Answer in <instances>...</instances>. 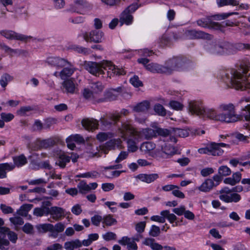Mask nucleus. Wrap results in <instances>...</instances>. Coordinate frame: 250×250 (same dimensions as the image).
Wrapping results in <instances>:
<instances>
[{
  "label": "nucleus",
  "instance_id": "f257e3e1",
  "mask_svg": "<svg viewBox=\"0 0 250 250\" xmlns=\"http://www.w3.org/2000/svg\"><path fill=\"white\" fill-rule=\"evenodd\" d=\"M118 130L121 137L125 139L127 137H132L137 142L150 139L156 136L155 130L151 128H145L138 131L126 123H123Z\"/></svg>",
  "mask_w": 250,
  "mask_h": 250
},
{
  "label": "nucleus",
  "instance_id": "f03ea898",
  "mask_svg": "<svg viewBox=\"0 0 250 250\" xmlns=\"http://www.w3.org/2000/svg\"><path fill=\"white\" fill-rule=\"evenodd\" d=\"M138 62L143 64L148 71L154 73H170L173 71L177 70L179 65L181 63V60L177 59L168 61L165 66L153 62L147 64L149 60L146 58L138 59Z\"/></svg>",
  "mask_w": 250,
  "mask_h": 250
},
{
  "label": "nucleus",
  "instance_id": "7ed1b4c3",
  "mask_svg": "<svg viewBox=\"0 0 250 250\" xmlns=\"http://www.w3.org/2000/svg\"><path fill=\"white\" fill-rule=\"evenodd\" d=\"M85 68L90 73L100 77L106 74L107 77L114 76L115 66L111 62L104 61L101 62H87L84 63Z\"/></svg>",
  "mask_w": 250,
  "mask_h": 250
},
{
  "label": "nucleus",
  "instance_id": "20e7f679",
  "mask_svg": "<svg viewBox=\"0 0 250 250\" xmlns=\"http://www.w3.org/2000/svg\"><path fill=\"white\" fill-rule=\"evenodd\" d=\"M231 83L236 89L244 90L250 87V65L243 66L232 72Z\"/></svg>",
  "mask_w": 250,
  "mask_h": 250
},
{
  "label": "nucleus",
  "instance_id": "39448f33",
  "mask_svg": "<svg viewBox=\"0 0 250 250\" xmlns=\"http://www.w3.org/2000/svg\"><path fill=\"white\" fill-rule=\"evenodd\" d=\"M188 110L192 114H195L203 118L219 121L220 114H217L213 108H205L201 101H191L188 103Z\"/></svg>",
  "mask_w": 250,
  "mask_h": 250
},
{
  "label": "nucleus",
  "instance_id": "423d86ee",
  "mask_svg": "<svg viewBox=\"0 0 250 250\" xmlns=\"http://www.w3.org/2000/svg\"><path fill=\"white\" fill-rule=\"evenodd\" d=\"M219 109L222 112L220 113L219 120L220 122L225 123H233L239 120L240 117L235 114V107L233 104H222Z\"/></svg>",
  "mask_w": 250,
  "mask_h": 250
},
{
  "label": "nucleus",
  "instance_id": "0eeeda50",
  "mask_svg": "<svg viewBox=\"0 0 250 250\" xmlns=\"http://www.w3.org/2000/svg\"><path fill=\"white\" fill-rule=\"evenodd\" d=\"M0 34L9 40H16L26 42L32 38L30 36H26L12 30H2Z\"/></svg>",
  "mask_w": 250,
  "mask_h": 250
},
{
  "label": "nucleus",
  "instance_id": "6e6552de",
  "mask_svg": "<svg viewBox=\"0 0 250 250\" xmlns=\"http://www.w3.org/2000/svg\"><path fill=\"white\" fill-rule=\"evenodd\" d=\"M103 35V33L100 31L93 30L89 33L85 32L83 36L84 40L87 42H93L98 43L102 42Z\"/></svg>",
  "mask_w": 250,
  "mask_h": 250
},
{
  "label": "nucleus",
  "instance_id": "1a4fd4ad",
  "mask_svg": "<svg viewBox=\"0 0 250 250\" xmlns=\"http://www.w3.org/2000/svg\"><path fill=\"white\" fill-rule=\"evenodd\" d=\"M45 62L48 65L57 68H61L67 64V61L57 57H49L46 58Z\"/></svg>",
  "mask_w": 250,
  "mask_h": 250
},
{
  "label": "nucleus",
  "instance_id": "9d476101",
  "mask_svg": "<svg viewBox=\"0 0 250 250\" xmlns=\"http://www.w3.org/2000/svg\"><path fill=\"white\" fill-rule=\"evenodd\" d=\"M62 86L66 93L75 94L78 91V84L74 83L73 78L64 80L62 83Z\"/></svg>",
  "mask_w": 250,
  "mask_h": 250
},
{
  "label": "nucleus",
  "instance_id": "9b49d317",
  "mask_svg": "<svg viewBox=\"0 0 250 250\" xmlns=\"http://www.w3.org/2000/svg\"><path fill=\"white\" fill-rule=\"evenodd\" d=\"M49 214L52 216V219L55 221L61 220L64 216V210L62 208L55 206L49 208Z\"/></svg>",
  "mask_w": 250,
  "mask_h": 250
},
{
  "label": "nucleus",
  "instance_id": "f8f14e48",
  "mask_svg": "<svg viewBox=\"0 0 250 250\" xmlns=\"http://www.w3.org/2000/svg\"><path fill=\"white\" fill-rule=\"evenodd\" d=\"M62 69L59 73V76L62 80H65L70 77L74 72L76 69L68 61L65 66H63Z\"/></svg>",
  "mask_w": 250,
  "mask_h": 250
},
{
  "label": "nucleus",
  "instance_id": "ddd939ff",
  "mask_svg": "<svg viewBox=\"0 0 250 250\" xmlns=\"http://www.w3.org/2000/svg\"><path fill=\"white\" fill-rule=\"evenodd\" d=\"M187 36L191 39H210L211 36L203 31H196L194 30L187 31Z\"/></svg>",
  "mask_w": 250,
  "mask_h": 250
},
{
  "label": "nucleus",
  "instance_id": "4468645a",
  "mask_svg": "<svg viewBox=\"0 0 250 250\" xmlns=\"http://www.w3.org/2000/svg\"><path fill=\"white\" fill-rule=\"evenodd\" d=\"M83 126L86 130H93L98 128V121L94 119H84L82 121Z\"/></svg>",
  "mask_w": 250,
  "mask_h": 250
},
{
  "label": "nucleus",
  "instance_id": "2eb2a0df",
  "mask_svg": "<svg viewBox=\"0 0 250 250\" xmlns=\"http://www.w3.org/2000/svg\"><path fill=\"white\" fill-rule=\"evenodd\" d=\"M227 145L224 143H211L210 145V154L213 156H220L224 152L221 147H224Z\"/></svg>",
  "mask_w": 250,
  "mask_h": 250
},
{
  "label": "nucleus",
  "instance_id": "dca6fc26",
  "mask_svg": "<svg viewBox=\"0 0 250 250\" xmlns=\"http://www.w3.org/2000/svg\"><path fill=\"white\" fill-rule=\"evenodd\" d=\"M159 178V174L157 173L152 174H140L137 176L136 178L139 179L143 182L150 184L157 180Z\"/></svg>",
  "mask_w": 250,
  "mask_h": 250
},
{
  "label": "nucleus",
  "instance_id": "f3484780",
  "mask_svg": "<svg viewBox=\"0 0 250 250\" xmlns=\"http://www.w3.org/2000/svg\"><path fill=\"white\" fill-rule=\"evenodd\" d=\"M133 17L130 13L127 11V10H125L120 15L119 22L121 25L124 24L130 25L133 22Z\"/></svg>",
  "mask_w": 250,
  "mask_h": 250
},
{
  "label": "nucleus",
  "instance_id": "a211bd4d",
  "mask_svg": "<svg viewBox=\"0 0 250 250\" xmlns=\"http://www.w3.org/2000/svg\"><path fill=\"white\" fill-rule=\"evenodd\" d=\"M118 94L114 93L113 90L110 89L106 91L104 94V97L99 98L97 102L98 103L105 102L107 101H112L116 100L118 96Z\"/></svg>",
  "mask_w": 250,
  "mask_h": 250
},
{
  "label": "nucleus",
  "instance_id": "6ab92c4d",
  "mask_svg": "<svg viewBox=\"0 0 250 250\" xmlns=\"http://www.w3.org/2000/svg\"><path fill=\"white\" fill-rule=\"evenodd\" d=\"M54 145V141L51 139L43 140H37L35 142L34 150L46 148Z\"/></svg>",
  "mask_w": 250,
  "mask_h": 250
},
{
  "label": "nucleus",
  "instance_id": "aec40b11",
  "mask_svg": "<svg viewBox=\"0 0 250 250\" xmlns=\"http://www.w3.org/2000/svg\"><path fill=\"white\" fill-rule=\"evenodd\" d=\"M242 175L239 172L234 173L230 177L226 178L224 180V183L226 184L233 186L239 183L241 179Z\"/></svg>",
  "mask_w": 250,
  "mask_h": 250
},
{
  "label": "nucleus",
  "instance_id": "412c9836",
  "mask_svg": "<svg viewBox=\"0 0 250 250\" xmlns=\"http://www.w3.org/2000/svg\"><path fill=\"white\" fill-rule=\"evenodd\" d=\"M150 107V103L147 101H144L137 104L133 107V110L137 112H145L147 111Z\"/></svg>",
  "mask_w": 250,
  "mask_h": 250
},
{
  "label": "nucleus",
  "instance_id": "4be33fe9",
  "mask_svg": "<svg viewBox=\"0 0 250 250\" xmlns=\"http://www.w3.org/2000/svg\"><path fill=\"white\" fill-rule=\"evenodd\" d=\"M119 243L122 245H127L129 249L134 250H137V246L133 239L127 237H123L121 240L119 241Z\"/></svg>",
  "mask_w": 250,
  "mask_h": 250
},
{
  "label": "nucleus",
  "instance_id": "5701e85b",
  "mask_svg": "<svg viewBox=\"0 0 250 250\" xmlns=\"http://www.w3.org/2000/svg\"><path fill=\"white\" fill-rule=\"evenodd\" d=\"M146 246H149L152 250H162L163 247L158 243H156L153 238H146L143 242Z\"/></svg>",
  "mask_w": 250,
  "mask_h": 250
},
{
  "label": "nucleus",
  "instance_id": "b1692460",
  "mask_svg": "<svg viewBox=\"0 0 250 250\" xmlns=\"http://www.w3.org/2000/svg\"><path fill=\"white\" fill-rule=\"evenodd\" d=\"M214 184L212 180L206 179L202 185L198 187V189L202 192H208L214 187Z\"/></svg>",
  "mask_w": 250,
  "mask_h": 250
},
{
  "label": "nucleus",
  "instance_id": "393cba45",
  "mask_svg": "<svg viewBox=\"0 0 250 250\" xmlns=\"http://www.w3.org/2000/svg\"><path fill=\"white\" fill-rule=\"evenodd\" d=\"M64 247L66 250H74L82 247L81 241L79 239L67 241L64 243Z\"/></svg>",
  "mask_w": 250,
  "mask_h": 250
},
{
  "label": "nucleus",
  "instance_id": "a878e982",
  "mask_svg": "<svg viewBox=\"0 0 250 250\" xmlns=\"http://www.w3.org/2000/svg\"><path fill=\"white\" fill-rule=\"evenodd\" d=\"M15 168L14 165L8 163L0 164V178L2 179L6 177V170L10 171Z\"/></svg>",
  "mask_w": 250,
  "mask_h": 250
},
{
  "label": "nucleus",
  "instance_id": "bb28decb",
  "mask_svg": "<svg viewBox=\"0 0 250 250\" xmlns=\"http://www.w3.org/2000/svg\"><path fill=\"white\" fill-rule=\"evenodd\" d=\"M33 207L32 204H24L17 210V213L21 216H27L28 212Z\"/></svg>",
  "mask_w": 250,
  "mask_h": 250
},
{
  "label": "nucleus",
  "instance_id": "cd10ccee",
  "mask_svg": "<svg viewBox=\"0 0 250 250\" xmlns=\"http://www.w3.org/2000/svg\"><path fill=\"white\" fill-rule=\"evenodd\" d=\"M49 208L41 207L40 208H36L34 209L33 214L37 217H42L43 215L49 214Z\"/></svg>",
  "mask_w": 250,
  "mask_h": 250
},
{
  "label": "nucleus",
  "instance_id": "c85d7f7f",
  "mask_svg": "<svg viewBox=\"0 0 250 250\" xmlns=\"http://www.w3.org/2000/svg\"><path fill=\"white\" fill-rule=\"evenodd\" d=\"M161 150L163 153L167 155H172L176 153V150L169 144L164 143L161 145Z\"/></svg>",
  "mask_w": 250,
  "mask_h": 250
},
{
  "label": "nucleus",
  "instance_id": "c756f323",
  "mask_svg": "<svg viewBox=\"0 0 250 250\" xmlns=\"http://www.w3.org/2000/svg\"><path fill=\"white\" fill-rule=\"evenodd\" d=\"M36 228L41 233L54 231V226L51 224H40L37 226Z\"/></svg>",
  "mask_w": 250,
  "mask_h": 250
},
{
  "label": "nucleus",
  "instance_id": "7c9ffc66",
  "mask_svg": "<svg viewBox=\"0 0 250 250\" xmlns=\"http://www.w3.org/2000/svg\"><path fill=\"white\" fill-rule=\"evenodd\" d=\"M70 162V157L66 156L64 154H61L58 160L56 161V165H58L62 168L65 167L66 164Z\"/></svg>",
  "mask_w": 250,
  "mask_h": 250
},
{
  "label": "nucleus",
  "instance_id": "2f4dec72",
  "mask_svg": "<svg viewBox=\"0 0 250 250\" xmlns=\"http://www.w3.org/2000/svg\"><path fill=\"white\" fill-rule=\"evenodd\" d=\"M13 161L14 166H16L18 167H21L27 163V159L23 155L14 157Z\"/></svg>",
  "mask_w": 250,
  "mask_h": 250
},
{
  "label": "nucleus",
  "instance_id": "473e14b6",
  "mask_svg": "<svg viewBox=\"0 0 250 250\" xmlns=\"http://www.w3.org/2000/svg\"><path fill=\"white\" fill-rule=\"evenodd\" d=\"M217 3L219 7L227 5L237 6L239 2L237 0H217Z\"/></svg>",
  "mask_w": 250,
  "mask_h": 250
},
{
  "label": "nucleus",
  "instance_id": "72a5a7b5",
  "mask_svg": "<svg viewBox=\"0 0 250 250\" xmlns=\"http://www.w3.org/2000/svg\"><path fill=\"white\" fill-rule=\"evenodd\" d=\"M90 88L93 92L94 95H95L100 94L103 91L104 89V86L102 84V83L97 82L92 83L90 86Z\"/></svg>",
  "mask_w": 250,
  "mask_h": 250
},
{
  "label": "nucleus",
  "instance_id": "f704fd0d",
  "mask_svg": "<svg viewBox=\"0 0 250 250\" xmlns=\"http://www.w3.org/2000/svg\"><path fill=\"white\" fill-rule=\"evenodd\" d=\"M172 136L180 137H186L189 135V132L187 129L172 128Z\"/></svg>",
  "mask_w": 250,
  "mask_h": 250
},
{
  "label": "nucleus",
  "instance_id": "c9c22d12",
  "mask_svg": "<svg viewBox=\"0 0 250 250\" xmlns=\"http://www.w3.org/2000/svg\"><path fill=\"white\" fill-rule=\"evenodd\" d=\"M160 215L164 216L165 219L167 218L170 223H173L177 219L176 216L173 213H170L168 210L162 211L160 212Z\"/></svg>",
  "mask_w": 250,
  "mask_h": 250
},
{
  "label": "nucleus",
  "instance_id": "e433bc0d",
  "mask_svg": "<svg viewBox=\"0 0 250 250\" xmlns=\"http://www.w3.org/2000/svg\"><path fill=\"white\" fill-rule=\"evenodd\" d=\"M80 192L85 194L90 191V188L84 181H81L78 185Z\"/></svg>",
  "mask_w": 250,
  "mask_h": 250
},
{
  "label": "nucleus",
  "instance_id": "4c0bfd02",
  "mask_svg": "<svg viewBox=\"0 0 250 250\" xmlns=\"http://www.w3.org/2000/svg\"><path fill=\"white\" fill-rule=\"evenodd\" d=\"M156 133H157L159 135L163 137H167L168 136H172V128L170 129H164V128H158L155 131Z\"/></svg>",
  "mask_w": 250,
  "mask_h": 250
},
{
  "label": "nucleus",
  "instance_id": "58836bf2",
  "mask_svg": "<svg viewBox=\"0 0 250 250\" xmlns=\"http://www.w3.org/2000/svg\"><path fill=\"white\" fill-rule=\"evenodd\" d=\"M103 223L108 226H110L117 223V220L115 218H113L112 216L111 215L105 216L103 218Z\"/></svg>",
  "mask_w": 250,
  "mask_h": 250
},
{
  "label": "nucleus",
  "instance_id": "ea45409f",
  "mask_svg": "<svg viewBox=\"0 0 250 250\" xmlns=\"http://www.w3.org/2000/svg\"><path fill=\"white\" fill-rule=\"evenodd\" d=\"M154 110L157 114L162 116H165L167 113L166 109L159 104H156L154 105Z\"/></svg>",
  "mask_w": 250,
  "mask_h": 250
},
{
  "label": "nucleus",
  "instance_id": "a19ab883",
  "mask_svg": "<svg viewBox=\"0 0 250 250\" xmlns=\"http://www.w3.org/2000/svg\"><path fill=\"white\" fill-rule=\"evenodd\" d=\"M231 173L230 169L226 166H221L218 169V173L222 176H227Z\"/></svg>",
  "mask_w": 250,
  "mask_h": 250
},
{
  "label": "nucleus",
  "instance_id": "79ce46f5",
  "mask_svg": "<svg viewBox=\"0 0 250 250\" xmlns=\"http://www.w3.org/2000/svg\"><path fill=\"white\" fill-rule=\"evenodd\" d=\"M99 175V173L96 171L87 172L84 173L77 175L78 178H96Z\"/></svg>",
  "mask_w": 250,
  "mask_h": 250
},
{
  "label": "nucleus",
  "instance_id": "37998d69",
  "mask_svg": "<svg viewBox=\"0 0 250 250\" xmlns=\"http://www.w3.org/2000/svg\"><path fill=\"white\" fill-rule=\"evenodd\" d=\"M111 137L112 134L110 133L100 132L97 135L96 138L100 142H104Z\"/></svg>",
  "mask_w": 250,
  "mask_h": 250
},
{
  "label": "nucleus",
  "instance_id": "c03bdc74",
  "mask_svg": "<svg viewBox=\"0 0 250 250\" xmlns=\"http://www.w3.org/2000/svg\"><path fill=\"white\" fill-rule=\"evenodd\" d=\"M86 4V2L83 0H77L71 6V10L76 11L77 9L82 8Z\"/></svg>",
  "mask_w": 250,
  "mask_h": 250
},
{
  "label": "nucleus",
  "instance_id": "a18cd8bd",
  "mask_svg": "<svg viewBox=\"0 0 250 250\" xmlns=\"http://www.w3.org/2000/svg\"><path fill=\"white\" fill-rule=\"evenodd\" d=\"M197 23L199 26L204 27H209V25L211 24H217V23L215 22L212 23L209 18L199 20L197 21Z\"/></svg>",
  "mask_w": 250,
  "mask_h": 250
},
{
  "label": "nucleus",
  "instance_id": "49530a36",
  "mask_svg": "<svg viewBox=\"0 0 250 250\" xmlns=\"http://www.w3.org/2000/svg\"><path fill=\"white\" fill-rule=\"evenodd\" d=\"M121 144V141L120 139L115 140H110L109 141L107 142L105 145V147H108V148L110 149V150L114 148L116 145L119 146Z\"/></svg>",
  "mask_w": 250,
  "mask_h": 250
},
{
  "label": "nucleus",
  "instance_id": "de8ad7c7",
  "mask_svg": "<svg viewBox=\"0 0 250 250\" xmlns=\"http://www.w3.org/2000/svg\"><path fill=\"white\" fill-rule=\"evenodd\" d=\"M154 148V145L150 142H147L143 143L141 146V149L142 151L146 152H149Z\"/></svg>",
  "mask_w": 250,
  "mask_h": 250
},
{
  "label": "nucleus",
  "instance_id": "09e8293b",
  "mask_svg": "<svg viewBox=\"0 0 250 250\" xmlns=\"http://www.w3.org/2000/svg\"><path fill=\"white\" fill-rule=\"evenodd\" d=\"M160 232V229L159 227L152 225L149 232V234L152 237H157L159 235Z\"/></svg>",
  "mask_w": 250,
  "mask_h": 250
},
{
  "label": "nucleus",
  "instance_id": "8fccbe9b",
  "mask_svg": "<svg viewBox=\"0 0 250 250\" xmlns=\"http://www.w3.org/2000/svg\"><path fill=\"white\" fill-rule=\"evenodd\" d=\"M77 143H83L84 142L83 138L79 134L70 135L68 137V140H70Z\"/></svg>",
  "mask_w": 250,
  "mask_h": 250
},
{
  "label": "nucleus",
  "instance_id": "3c124183",
  "mask_svg": "<svg viewBox=\"0 0 250 250\" xmlns=\"http://www.w3.org/2000/svg\"><path fill=\"white\" fill-rule=\"evenodd\" d=\"M136 142L137 141L135 139L134 141H132L131 139L128 140L127 143L128 151L135 152L137 150L138 147L136 145Z\"/></svg>",
  "mask_w": 250,
  "mask_h": 250
},
{
  "label": "nucleus",
  "instance_id": "603ef678",
  "mask_svg": "<svg viewBox=\"0 0 250 250\" xmlns=\"http://www.w3.org/2000/svg\"><path fill=\"white\" fill-rule=\"evenodd\" d=\"M169 104L172 109L176 110H181L184 107L183 105L180 102L175 101L170 102Z\"/></svg>",
  "mask_w": 250,
  "mask_h": 250
},
{
  "label": "nucleus",
  "instance_id": "864d4df0",
  "mask_svg": "<svg viewBox=\"0 0 250 250\" xmlns=\"http://www.w3.org/2000/svg\"><path fill=\"white\" fill-rule=\"evenodd\" d=\"M10 222L13 224L16 227L23 224V219L20 217H14L9 219Z\"/></svg>",
  "mask_w": 250,
  "mask_h": 250
},
{
  "label": "nucleus",
  "instance_id": "5fc2aeb1",
  "mask_svg": "<svg viewBox=\"0 0 250 250\" xmlns=\"http://www.w3.org/2000/svg\"><path fill=\"white\" fill-rule=\"evenodd\" d=\"M83 95L84 98L86 99H91L95 98V97L92 90L87 88L83 89Z\"/></svg>",
  "mask_w": 250,
  "mask_h": 250
},
{
  "label": "nucleus",
  "instance_id": "6e6d98bb",
  "mask_svg": "<svg viewBox=\"0 0 250 250\" xmlns=\"http://www.w3.org/2000/svg\"><path fill=\"white\" fill-rule=\"evenodd\" d=\"M11 80V77L8 74H4L0 80V84L3 87H5L8 82Z\"/></svg>",
  "mask_w": 250,
  "mask_h": 250
},
{
  "label": "nucleus",
  "instance_id": "4d7b16f0",
  "mask_svg": "<svg viewBox=\"0 0 250 250\" xmlns=\"http://www.w3.org/2000/svg\"><path fill=\"white\" fill-rule=\"evenodd\" d=\"M128 155V153L127 151H121L115 160V163H119L121 161L125 160L127 157Z\"/></svg>",
  "mask_w": 250,
  "mask_h": 250
},
{
  "label": "nucleus",
  "instance_id": "13d9d810",
  "mask_svg": "<svg viewBox=\"0 0 250 250\" xmlns=\"http://www.w3.org/2000/svg\"><path fill=\"white\" fill-rule=\"evenodd\" d=\"M130 82L135 87H138L143 85L142 82L139 80L138 77L136 76H135L133 78H131Z\"/></svg>",
  "mask_w": 250,
  "mask_h": 250
},
{
  "label": "nucleus",
  "instance_id": "bf43d9fd",
  "mask_svg": "<svg viewBox=\"0 0 250 250\" xmlns=\"http://www.w3.org/2000/svg\"><path fill=\"white\" fill-rule=\"evenodd\" d=\"M33 108L30 106H23L21 107L18 111V113L19 115L21 116H24L26 115V113L32 110Z\"/></svg>",
  "mask_w": 250,
  "mask_h": 250
},
{
  "label": "nucleus",
  "instance_id": "052dcab7",
  "mask_svg": "<svg viewBox=\"0 0 250 250\" xmlns=\"http://www.w3.org/2000/svg\"><path fill=\"white\" fill-rule=\"evenodd\" d=\"M102 220V217L98 215H95L91 218L92 224L96 226H98Z\"/></svg>",
  "mask_w": 250,
  "mask_h": 250
},
{
  "label": "nucleus",
  "instance_id": "680f3d73",
  "mask_svg": "<svg viewBox=\"0 0 250 250\" xmlns=\"http://www.w3.org/2000/svg\"><path fill=\"white\" fill-rule=\"evenodd\" d=\"M57 120L54 118H49L46 119L44 123V128H49L53 125L56 124Z\"/></svg>",
  "mask_w": 250,
  "mask_h": 250
},
{
  "label": "nucleus",
  "instance_id": "e2e57ef3",
  "mask_svg": "<svg viewBox=\"0 0 250 250\" xmlns=\"http://www.w3.org/2000/svg\"><path fill=\"white\" fill-rule=\"evenodd\" d=\"M103 238L106 241L115 240L116 235L112 232H108L103 235Z\"/></svg>",
  "mask_w": 250,
  "mask_h": 250
},
{
  "label": "nucleus",
  "instance_id": "0e129e2a",
  "mask_svg": "<svg viewBox=\"0 0 250 250\" xmlns=\"http://www.w3.org/2000/svg\"><path fill=\"white\" fill-rule=\"evenodd\" d=\"M0 208L4 214L12 213L13 212V209L11 207L7 206L5 204H1Z\"/></svg>",
  "mask_w": 250,
  "mask_h": 250
},
{
  "label": "nucleus",
  "instance_id": "69168bd1",
  "mask_svg": "<svg viewBox=\"0 0 250 250\" xmlns=\"http://www.w3.org/2000/svg\"><path fill=\"white\" fill-rule=\"evenodd\" d=\"M146 227L145 222H140L136 225V230L139 233H142L144 232Z\"/></svg>",
  "mask_w": 250,
  "mask_h": 250
},
{
  "label": "nucleus",
  "instance_id": "338daca9",
  "mask_svg": "<svg viewBox=\"0 0 250 250\" xmlns=\"http://www.w3.org/2000/svg\"><path fill=\"white\" fill-rule=\"evenodd\" d=\"M65 228V226L61 222L56 224L54 226V231H56L58 233L62 232Z\"/></svg>",
  "mask_w": 250,
  "mask_h": 250
},
{
  "label": "nucleus",
  "instance_id": "774afa93",
  "mask_svg": "<svg viewBox=\"0 0 250 250\" xmlns=\"http://www.w3.org/2000/svg\"><path fill=\"white\" fill-rule=\"evenodd\" d=\"M62 246L59 243H55L46 248L45 250H61Z\"/></svg>",
  "mask_w": 250,
  "mask_h": 250
}]
</instances>
